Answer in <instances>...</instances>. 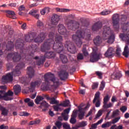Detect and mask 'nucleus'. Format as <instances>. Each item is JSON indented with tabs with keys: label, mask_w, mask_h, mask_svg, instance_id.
<instances>
[{
	"label": "nucleus",
	"mask_w": 129,
	"mask_h": 129,
	"mask_svg": "<svg viewBox=\"0 0 129 129\" xmlns=\"http://www.w3.org/2000/svg\"><path fill=\"white\" fill-rule=\"evenodd\" d=\"M24 40L19 38L17 39L15 43V48L17 49L20 50L21 55L24 58L23 60L31 61L33 59L36 60L38 59V60L37 61L36 64L37 66H40L44 64L45 58L51 59L56 56L55 52L49 51L45 52L44 56H41L40 57H38L37 56L35 57L34 56V53L38 51V46L34 43H32L31 45L29 46V49L30 53L29 54L25 53L24 52L26 50L24 49Z\"/></svg>",
	"instance_id": "obj_1"
},
{
	"label": "nucleus",
	"mask_w": 129,
	"mask_h": 129,
	"mask_svg": "<svg viewBox=\"0 0 129 129\" xmlns=\"http://www.w3.org/2000/svg\"><path fill=\"white\" fill-rule=\"evenodd\" d=\"M55 34L53 32H51L48 35L49 39L45 41L44 43L41 47V51L42 52H46L52 47V49L58 53H61L63 51V46L62 45V37L59 35L55 36V40L54 41L53 38Z\"/></svg>",
	"instance_id": "obj_2"
},
{
	"label": "nucleus",
	"mask_w": 129,
	"mask_h": 129,
	"mask_svg": "<svg viewBox=\"0 0 129 129\" xmlns=\"http://www.w3.org/2000/svg\"><path fill=\"white\" fill-rule=\"evenodd\" d=\"M23 62L19 63L18 65L16 66L15 69H13L12 72L11 73H8L6 75L2 76L1 82L2 84L5 85L12 82L13 77H18L21 74L20 69H22L25 67V62H28L27 60H26L24 57H22Z\"/></svg>",
	"instance_id": "obj_3"
},
{
	"label": "nucleus",
	"mask_w": 129,
	"mask_h": 129,
	"mask_svg": "<svg viewBox=\"0 0 129 129\" xmlns=\"http://www.w3.org/2000/svg\"><path fill=\"white\" fill-rule=\"evenodd\" d=\"M91 31L90 29L83 28V30H78L76 34L72 36L73 40L75 42L78 47H81L82 44V39H86L89 40L91 37Z\"/></svg>",
	"instance_id": "obj_4"
},
{
	"label": "nucleus",
	"mask_w": 129,
	"mask_h": 129,
	"mask_svg": "<svg viewBox=\"0 0 129 129\" xmlns=\"http://www.w3.org/2000/svg\"><path fill=\"white\" fill-rule=\"evenodd\" d=\"M102 37L104 40H107V42L109 44H112L114 41V36L111 34L110 27L104 26L103 27V32H102Z\"/></svg>",
	"instance_id": "obj_5"
},
{
	"label": "nucleus",
	"mask_w": 129,
	"mask_h": 129,
	"mask_svg": "<svg viewBox=\"0 0 129 129\" xmlns=\"http://www.w3.org/2000/svg\"><path fill=\"white\" fill-rule=\"evenodd\" d=\"M119 37L125 42L126 44L125 47H124L122 54L125 57L127 58L129 57V34L121 33L119 35Z\"/></svg>",
	"instance_id": "obj_6"
},
{
	"label": "nucleus",
	"mask_w": 129,
	"mask_h": 129,
	"mask_svg": "<svg viewBox=\"0 0 129 129\" xmlns=\"http://www.w3.org/2000/svg\"><path fill=\"white\" fill-rule=\"evenodd\" d=\"M68 29L75 31L80 27V22L69 19L67 22Z\"/></svg>",
	"instance_id": "obj_7"
},
{
	"label": "nucleus",
	"mask_w": 129,
	"mask_h": 129,
	"mask_svg": "<svg viewBox=\"0 0 129 129\" xmlns=\"http://www.w3.org/2000/svg\"><path fill=\"white\" fill-rule=\"evenodd\" d=\"M65 48H67L68 51L71 54H75L77 52V48L73 42L71 41L67 40L64 44Z\"/></svg>",
	"instance_id": "obj_8"
},
{
	"label": "nucleus",
	"mask_w": 129,
	"mask_h": 129,
	"mask_svg": "<svg viewBox=\"0 0 129 129\" xmlns=\"http://www.w3.org/2000/svg\"><path fill=\"white\" fill-rule=\"evenodd\" d=\"M41 89L42 91H51L52 92L57 94L58 91L56 90L55 88L53 86H49V82L43 83L41 86Z\"/></svg>",
	"instance_id": "obj_9"
},
{
	"label": "nucleus",
	"mask_w": 129,
	"mask_h": 129,
	"mask_svg": "<svg viewBox=\"0 0 129 129\" xmlns=\"http://www.w3.org/2000/svg\"><path fill=\"white\" fill-rule=\"evenodd\" d=\"M100 59V53H97V48H93V52L90 55V61L92 62H97Z\"/></svg>",
	"instance_id": "obj_10"
},
{
	"label": "nucleus",
	"mask_w": 129,
	"mask_h": 129,
	"mask_svg": "<svg viewBox=\"0 0 129 129\" xmlns=\"http://www.w3.org/2000/svg\"><path fill=\"white\" fill-rule=\"evenodd\" d=\"M14 95V93L11 90H9L8 92L5 93V91L3 90L0 91V99H4L6 101L11 100V98L8 96H12Z\"/></svg>",
	"instance_id": "obj_11"
},
{
	"label": "nucleus",
	"mask_w": 129,
	"mask_h": 129,
	"mask_svg": "<svg viewBox=\"0 0 129 129\" xmlns=\"http://www.w3.org/2000/svg\"><path fill=\"white\" fill-rule=\"evenodd\" d=\"M13 59V61L18 62L22 59L20 54H19L18 52H12L8 53L7 58L8 59L11 58Z\"/></svg>",
	"instance_id": "obj_12"
},
{
	"label": "nucleus",
	"mask_w": 129,
	"mask_h": 129,
	"mask_svg": "<svg viewBox=\"0 0 129 129\" xmlns=\"http://www.w3.org/2000/svg\"><path fill=\"white\" fill-rule=\"evenodd\" d=\"M120 21L119 19L118 14H115L112 16V24L113 27L115 29V31H118L119 29V21Z\"/></svg>",
	"instance_id": "obj_13"
},
{
	"label": "nucleus",
	"mask_w": 129,
	"mask_h": 129,
	"mask_svg": "<svg viewBox=\"0 0 129 129\" xmlns=\"http://www.w3.org/2000/svg\"><path fill=\"white\" fill-rule=\"evenodd\" d=\"M58 32L60 34L64 35L65 37L69 36V32L67 31L66 28L63 24H58L57 26Z\"/></svg>",
	"instance_id": "obj_14"
},
{
	"label": "nucleus",
	"mask_w": 129,
	"mask_h": 129,
	"mask_svg": "<svg viewBox=\"0 0 129 129\" xmlns=\"http://www.w3.org/2000/svg\"><path fill=\"white\" fill-rule=\"evenodd\" d=\"M58 94L57 93H54V97H50L48 95H45L44 97L45 99H46L47 100H49L50 104H59V101H57L55 100L56 98H57V95Z\"/></svg>",
	"instance_id": "obj_15"
},
{
	"label": "nucleus",
	"mask_w": 129,
	"mask_h": 129,
	"mask_svg": "<svg viewBox=\"0 0 129 129\" xmlns=\"http://www.w3.org/2000/svg\"><path fill=\"white\" fill-rule=\"evenodd\" d=\"M100 98V93L99 92H97L96 93L95 95V97H94V99L93 100V103L95 104V107H100L101 102L99 99Z\"/></svg>",
	"instance_id": "obj_16"
},
{
	"label": "nucleus",
	"mask_w": 129,
	"mask_h": 129,
	"mask_svg": "<svg viewBox=\"0 0 129 129\" xmlns=\"http://www.w3.org/2000/svg\"><path fill=\"white\" fill-rule=\"evenodd\" d=\"M88 108V106H86L84 108L81 107H78V118L80 120H82L85 115V110Z\"/></svg>",
	"instance_id": "obj_17"
},
{
	"label": "nucleus",
	"mask_w": 129,
	"mask_h": 129,
	"mask_svg": "<svg viewBox=\"0 0 129 129\" xmlns=\"http://www.w3.org/2000/svg\"><path fill=\"white\" fill-rule=\"evenodd\" d=\"M58 77L60 81H66L68 79L69 73L64 70H61L58 73Z\"/></svg>",
	"instance_id": "obj_18"
},
{
	"label": "nucleus",
	"mask_w": 129,
	"mask_h": 129,
	"mask_svg": "<svg viewBox=\"0 0 129 129\" xmlns=\"http://www.w3.org/2000/svg\"><path fill=\"white\" fill-rule=\"evenodd\" d=\"M43 78L45 82H49V81H54L55 79L54 75L50 72L45 74Z\"/></svg>",
	"instance_id": "obj_19"
},
{
	"label": "nucleus",
	"mask_w": 129,
	"mask_h": 129,
	"mask_svg": "<svg viewBox=\"0 0 129 129\" xmlns=\"http://www.w3.org/2000/svg\"><path fill=\"white\" fill-rule=\"evenodd\" d=\"M46 37V34L44 32H41L34 39V41L36 43H41L44 40Z\"/></svg>",
	"instance_id": "obj_20"
},
{
	"label": "nucleus",
	"mask_w": 129,
	"mask_h": 129,
	"mask_svg": "<svg viewBox=\"0 0 129 129\" xmlns=\"http://www.w3.org/2000/svg\"><path fill=\"white\" fill-rule=\"evenodd\" d=\"M42 81L41 80L32 81L30 83V89L33 91L34 90H35L36 87H39Z\"/></svg>",
	"instance_id": "obj_21"
},
{
	"label": "nucleus",
	"mask_w": 129,
	"mask_h": 129,
	"mask_svg": "<svg viewBox=\"0 0 129 129\" xmlns=\"http://www.w3.org/2000/svg\"><path fill=\"white\" fill-rule=\"evenodd\" d=\"M60 20L59 16L57 14L52 15L51 18V24L52 25L55 26L57 24L58 22Z\"/></svg>",
	"instance_id": "obj_22"
},
{
	"label": "nucleus",
	"mask_w": 129,
	"mask_h": 129,
	"mask_svg": "<svg viewBox=\"0 0 129 129\" xmlns=\"http://www.w3.org/2000/svg\"><path fill=\"white\" fill-rule=\"evenodd\" d=\"M35 36L36 33L35 32H32L28 35H26L25 36V41L26 42H31L35 39Z\"/></svg>",
	"instance_id": "obj_23"
},
{
	"label": "nucleus",
	"mask_w": 129,
	"mask_h": 129,
	"mask_svg": "<svg viewBox=\"0 0 129 129\" xmlns=\"http://www.w3.org/2000/svg\"><path fill=\"white\" fill-rule=\"evenodd\" d=\"M102 38L99 36H97L93 39L94 44L96 46H100L101 44L102 43Z\"/></svg>",
	"instance_id": "obj_24"
},
{
	"label": "nucleus",
	"mask_w": 129,
	"mask_h": 129,
	"mask_svg": "<svg viewBox=\"0 0 129 129\" xmlns=\"http://www.w3.org/2000/svg\"><path fill=\"white\" fill-rule=\"evenodd\" d=\"M114 48L113 47H109L108 50L104 53V56L107 57H112L113 56Z\"/></svg>",
	"instance_id": "obj_25"
},
{
	"label": "nucleus",
	"mask_w": 129,
	"mask_h": 129,
	"mask_svg": "<svg viewBox=\"0 0 129 129\" xmlns=\"http://www.w3.org/2000/svg\"><path fill=\"white\" fill-rule=\"evenodd\" d=\"M0 111H1V115L4 116H7L9 110L2 105H0Z\"/></svg>",
	"instance_id": "obj_26"
},
{
	"label": "nucleus",
	"mask_w": 129,
	"mask_h": 129,
	"mask_svg": "<svg viewBox=\"0 0 129 129\" xmlns=\"http://www.w3.org/2000/svg\"><path fill=\"white\" fill-rule=\"evenodd\" d=\"M38 13V10H32L30 11L28 14L33 16L36 19L39 20L40 17V14H36Z\"/></svg>",
	"instance_id": "obj_27"
},
{
	"label": "nucleus",
	"mask_w": 129,
	"mask_h": 129,
	"mask_svg": "<svg viewBox=\"0 0 129 129\" xmlns=\"http://www.w3.org/2000/svg\"><path fill=\"white\" fill-rule=\"evenodd\" d=\"M27 74L30 78H33L35 76V70L32 67H29L27 68Z\"/></svg>",
	"instance_id": "obj_28"
},
{
	"label": "nucleus",
	"mask_w": 129,
	"mask_h": 129,
	"mask_svg": "<svg viewBox=\"0 0 129 129\" xmlns=\"http://www.w3.org/2000/svg\"><path fill=\"white\" fill-rule=\"evenodd\" d=\"M102 27V23L101 22H97L92 26V29L93 31H96Z\"/></svg>",
	"instance_id": "obj_29"
},
{
	"label": "nucleus",
	"mask_w": 129,
	"mask_h": 129,
	"mask_svg": "<svg viewBox=\"0 0 129 129\" xmlns=\"http://www.w3.org/2000/svg\"><path fill=\"white\" fill-rule=\"evenodd\" d=\"M6 13H7V14L6 15V16H7V17H10V18H12L13 19H16V17L15 16V12L14 11H6Z\"/></svg>",
	"instance_id": "obj_30"
},
{
	"label": "nucleus",
	"mask_w": 129,
	"mask_h": 129,
	"mask_svg": "<svg viewBox=\"0 0 129 129\" xmlns=\"http://www.w3.org/2000/svg\"><path fill=\"white\" fill-rule=\"evenodd\" d=\"M14 48V43L12 42L11 41H9L8 42V44L6 46V49L8 51H12L13 49Z\"/></svg>",
	"instance_id": "obj_31"
},
{
	"label": "nucleus",
	"mask_w": 129,
	"mask_h": 129,
	"mask_svg": "<svg viewBox=\"0 0 129 129\" xmlns=\"http://www.w3.org/2000/svg\"><path fill=\"white\" fill-rule=\"evenodd\" d=\"M123 32H126L129 31V22L124 23L121 27Z\"/></svg>",
	"instance_id": "obj_32"
},
{
	"label": "nucleus",
	"mask_w": 129,
	"mask_h": 129,
	"mask_svg": "<svg viewBox=\"0 0 129 129\" xmlns=\"http://www.w3.org/2000/svg\"><path fill=\"white\" fill-rule=\"evenodd\" d=\"M13 89H14L15 95H18V94L21 92V86L19 85H15L13 87Z\"/></svg>",
	"instance_id": "obj_33"
},
{
	"label": "nucleus",
	"mask_w": 129,
	"mask_h": 129,
	"mask_svg": "<svg viewBox=\"0 0 129 129\" xmlns=\"http://www.w3.org/2000/svg\"><path fill=\"white\" fill-rule=\"evenodd\" d=\"M60 59L61 60L63 64H66L68 62V59L67 58V57L63 54H60Z\"/></svg>",
	"instance_id": "obj_34"
},
{
	"label": "nucleus",
	"mask_w": 129,
	"mask_h": 129,
	"mask_svg": "<svg viewBox=\"0 0 129 129\" xmlns=\"http://www.w3.org/2000/svg\"><path fill=\"white\" fill-rule=\"evenodd\" d=\"M55 10L57 12L60 13H67L70 12L71 11L70 9H60L59 8H56Z\"/></svg>",
	"instance_id": "obj_35"
},
{
	"label": "nucleus",
	"mask_w": 129,
	"mask_h": 129,
	"mask_svg": "<svg viewBox=\"0 0 129 129\" xmlns=\"http://www.w3.org/2000/svg\"><path fill=\"white\" fill-rule=\"evenodd\" d=\"M49 12V9L48 7H45L44 9L40 11V14L41 15L44 16L45 14L48 13Z\"/></svg>",
	"instance_id": "obj_36"
},
{
	"label": "nucleus",
	"mask_w": 129,
	"mask_h": 129,
	"mask_svg": "<svg viewBox=\"0 0 129 129\" xmlns=\"http://www.w3.org/2000/svg\"><path fill=\"white\" fill-rule=\"evenodd\" d=\"M121 77V74L120 73H116L115 74L112 75V77L114 80L120 79Z\"/></svg>",
	"instance_id": "obj_37"
},
{
	"label": "nucleus",
	"mask_w": 129,
	"mask_h": 129,
	"mask_svg": "<svg viewBox=\"0 0 129 129\" xmlns=\"http://www.w3.org/2000/svg\"><path fill=\"white\" fill-rule=\"evenodd\" d=\"M43 100L44 97H43L42 96H37L36 99H35V103H36V104H39L40 102Z\"/></svg>",
	"instance_id": "obj_38"
},
{
	"label": "nucleus",
	"mask_w": 129,
	"mask_h": 129,
	"mask_svg": "<svg viewBox=\"0 0 129 129\" xmlns=\"http://www.w3.org/2000/svg\"><path fill=\"white\" fill-rule=\"evenodd\" d=\"M112 122H109V121H107L106 123H103L101 125V127L102 128H107V127H109L110 126H111L112 124Z\"/></svg>",
	"instance_id": "obj_39"
},
{
	"label": "nucleus",
	"mask_w": 129,
	"mask_h": 129,
	"mask_svg": "<svg viewBox=\"0 0 129 129\" xmlns=\"http://www.w3.org/2000/svg\"><path fill=\"white\" fill-rule=\"evenodd\" d=\"M70 103V101L69 100H67L64 102V103L58 104V106H62V107H67L69 106Z\"/></svg>",
	"instance_id": "obj_40"
},
{
	"label": "nucleus",
	"mask_w": 129,
	"mask_h": 129,
	"mask_svg": "<svg viewBox=\"0 0 129 129\" xmlns=\"http://www.w3.org/2000/svg\"><path fill=\"white\" fill-rule=\"evenodd\" d=\"M110 129H123V127L122 124H119L118 126H117L116 124H114L111 126Z\"/></svg>",
	"instance_id": "obj_41"
},
{
	"label": "nucleus",
	"mask_w": 129,
	"mask_h": 129,
	"mask_svg": "<svg viewBox=\"0 0 129 129\" xmlns=\"http://www.w3.org/2000/svg\"><path fill=\"white\" fill-rule=\"evenodd\" d=\"M112 104L111 103H109L108 104H107V103H103V107L104 109L109 108L112 107Z\"/></svg>",
	"instance_id": "obj_42"
},
{
	"label": "nucleus",
	"mask_w": 129,
	"mask_h": 129,
	"mask_svg": "<svg viewBox=\"0 0 129 129\" xmlns=\"http://www.w3.org/2000/svg\"><path fill=\"white\" fill-rule=\"evenodd\" d=\"M61 105H59V104L53 106V109L54 110V111H61V108H60L59 106H60Z\"/></svg>",
	"instance_id": "obj_43"
},
{
	"label": "nucleus",
	"mask_w": 129,
	"mask_h": 129,
	"mask_svg": "<svg viewBox=\"0 0 129 129\" xmlns=\"http://www.w3.org/2000/svg\"><path fill=\"white\" fill-rule=\"evenodd\" d=\"M63 124V123H62L60 121H56L55 123V125L58 129H61L62 125Z\"/></svg>",
	"instance_id": "obj_44"
},
{
	"label": "nucleus",
	"mask_w": 129,
	"mask_h": 129,
	"mask_svg": "<svg viewBox=\"0 0 129 129\" xmlns=\"http://www.w3.org/2000/svg\"><path fill=\"white\" fill-rule=\"evenodd\" d=\"M83 20H84V19L81 18V23L82 24V26L87 28L89 26V22L86 21L83 23Z\"/></svg>",
	"instance_id": "obj_45"
},
{
	"label": "nucleus",
	"mask_w": 129,
	"mask_h": 129,
	"mask_svg": "<svg viewBox=\"0 0 129 129\" xmlns=\"http://www.w3.org/2000/svg\"><path fill=\"white\" fill-rule=\"evenodd\" d=\"M42 106H44V107L48 108L49 107V105H48V103H47L46 102V101H44L42 103H41V105H40V106H39V108H42Z\"/></svg>",
	"instance_id": "obj_46"
},
{
	"label": "nucleus",
	"mask_w": 129,
	"mask_h": 129,
	"mask_svg": "<svg viewBox=\"0 0 129 129\" xmlns=\"http://www.w3.org/2000/svg\"><path fill=\"white\" fill-rule=\"evenodd\" d=\"M110 97L108 95H106L103 99V103H107L110 100Z\"/></svg>",
	"instance_id": "obj_47"
},
{
	"label": "nucleus",
	"mask_w": 129,
	"mask_h": 129,
	"mask_svg": "<svg viewBox=\"0 0 129 129\" xmlns=\"http://www.w3.org/2000/svg\"><path fill=\"white\" fill-rule=\"evenodd\" d=\"M105 87V83L104 81H102L101 83V85H100L99 90L103 91L104 88Z\"/></svg>",
	"instance_id": "obj_48"
},
{
	"label": "nucleus",
	"mask_w": 129,
	"mask_h": 129,
	"mask_svg": "<svg viewBox=\"0 0 129 129\" xmlns=\"http://www.w3.org/2000/svg\"><path fill=\"white\" fill-rule=\"evenodd\" d=\"M120 119V117H117L116 118H115L114 119H113L112 121H110V122H112V123L114 124H115L116 122H118Z\"/></svg>",
	"instance_id": "obj_49"
},
{
	"label": "nucleus",
	"mask_w": 129,
	"mask_h": 129,
	"mask_svg": "<svg viewBox=\"0 0 129 129\" xmlns=\"http://www.w3.org/2000/svg\"><path fill=\"white\" fill-rule=\"evenodd\" d=\"M52 82H53V84L54 86H58L59 85V80H56V79H54V80L53 81H51Z\"/></svg>",
	"instance_id": "obj_50"
},
{
	"label": "nucleus",
	"mask_w": 129,
	"mask_h": 129,
	"mask_svg": "<svg viewBox=\"0 0 129 129\" xmlns=\"http://www.w3.org/2000/svg\"><path fill=\"white\" fill-rule=\"evenodd\" d=\"M110 11H102L101 14L102 16H107L108 14H109L110 13Z\"/></svg>",
	"instance_id": "obj_51"
},
{
	"label": "nucleus",
	"mask_w": 129,
	"mask_h": 129,
	"mask_svg": "<svg viewBox=\"0 0 129 129\" xmlns=\"http://www.w3.org/2000/svg\"><path fill=\"white\" fill-rule=\"evenodd\" d=\"M95 74L96 75H97V76L98 77H99V79H101V78H102V75H103V74L102 73H101V72L100 71H97L95 72Z\"/></svg>",
	"instance_id": "obj_52"
},
{
	"label": "nucleus",
	"mask_w": 129,
	"mask_h": 129,
	"mask_svg": "<svg viewBox=\"0 0 129 129\" xmlns=\"http://www.w3.org/2000/svg\"><path fill=\"white\" fill-rule=\"evenodd\" d=\"M77 116V111H73V114L71 115V118H76Z\"/></svg>",
	"instance_id": "obj_53"
},
{
	"label": "nucleus",
	"mask_w": 129,
	"mask_h": 129,
	"mask_svg": "<svg viewBox=\"0 0 129 129\" xmlns=\"http://www.w3.org/2000/svg\"><path fill=\"white\" fill-rule=\"evenodd\" d=\"M101 115H102V110H100L99 112H98L97 115H96L95 118L97 119L99 117H100Z\"/></svg>",
	"instance_id": "obj_54"
},
{
	"label": "nucleus",
	"mask_w": 129,
	"mask_h": 129,
	"mask_svg": "<svg viewBox=\"0 0 129 129\" xmlns=\"http://www.w3.org/2000/svg\"><path fill=\"white\" fill-rule=\"evenodd\" d=\"M8 106H9V108L11 109V110L12 111H14L16 109V107L15 106H14V105L10 104L8 105Z\"/></svg>",
	"instance_id": "obj_55"
},
{
	"label": "nucleus",
	"mask_w": 129,
	"mask_h": 129,
	"mask_svg": "<svg viewBox=\"0 0 129 129\" xmlns=\"http://www.w3.org/2000/svg\"><path fill=\"white\" fill-rule=\"evenodd\" d=\"M62 127L64 129H70V125L67 123H63Z\"/></svg>",
	"instance_id": "obj_56"
},
{
	"label": "nucleus",
	"mask_w": 129,
	"mask_h": 129,
	"mask_svg": "<svg viewBox=\"0 0 129 129\" xmlns=\"http://www.w3.org/2000/svg\"><path fill=\"white\" fill-rule=\"evenodd\" d=\"M119 110H115V111H113L112 117H115L118 115Z\"/></svg>",
	"instance_id": "obj_57"
},
{
	"label": "nucleus",
	"mask_w": 129,
	"mask_h": 129,
	"mask_svg": "<svg viewBox=\"0 0 129 129\" xmlns=\"http://www.w3.org/2000/svg\"><path fill=\"white\" fill-rule=\"evenodd\" d=\"M87 125L86 122L84 121H82L79 123V127H85Z\"/></svg>",
	"instance_id": "obj_58"
},
{
	"label": "nucleus",
	"mask_w": 129,
	"mask_h": 129,
	"mask_svg": "<svg viewBox=\"0 0 129 129\" xmlns=\"http://www.w3.org/2000/svg\"><path fill=\"white\" fill-rule=\"evenodd\" d=\"M127 20V16L124 15L121 16V21L122 22H124Z\"/></svg>",
	"instance_id": "obj_59"
},
{
	"label": "nucleus",
	"mask_w": 129,
	"mask_h": 129,
	"mask_svg": "<svg viewBox=\"0 0 129 129\" xmlns=\"http://www.w3.org/2000/svg\"><path fill=\"white\" fill-rule=\"evenodd\" d=\"M83 54H84V56H88V52L87 50H86V47H84L82 49Z\"/></svg>",
	"instance_id": "obj_60"
},
{
	"label": "nucleus",
	"mask_w": 129,
	"mask_h": 129,
	"mask_svg": "<svg viewBox=\"0 0 129 129\" xmlns=\"http://www.w3.org/2000/svg\"><path fill=\"white\" fill-rule=\"evenodd\" d=\"M61 116L64 121L68 120V115L67 114H65L64 113H61Z\"/></svg>",
	"instance_id": "obj_61"
},
{
	"label": "nucleus",
	"mask_w": 129,
	"mask_h": 129,
	"mask_svg": "<svg viewBox=\"0 0 129 129\" xmlns=\"http://www.w3.org/2000/svg\"><path fill=\"white\" fill-rule=\"evenodd\" d=\"M70 122L72 124H75L77 122V119H76V118H71V120H70Z\"/></svg>",
	"instance_id": "obj_62"
},
{
	"label": "nucleus",
	"mask_w": 129,
	"mask_h": 129,
	"mask_svg": "<svg viewBox=\"0 0 129 129\" xmlns=\"http://www.w3.org/2000/svg\"><path fill=\"white\" fill-rule=\"evenodd\" d=\"M84 58L83 55L81 53H79L78 54L77 56V59L78 60H82Z\"/></svg>",
	"instance_id": "obj_63"
},
{
	"label": "nucleus",
	"mask_w": 129,
	"mask_h": 129,
	"mask_svg": "<svg viewBox=\"0 0 129 129\" xmlns=\"http://www.w3.org/2000/svg\"><path fill=\"white\" fill-rule=\"evenodd\" d=\"M43 24L42 22L40 21V20H38V22H37V26L38 27H41L43 26Z\"/></svg>",
	"instance_id": "obj_64"
}]
</instances>
